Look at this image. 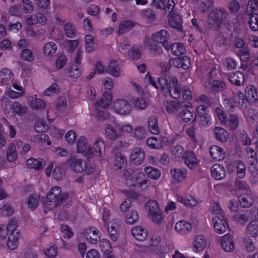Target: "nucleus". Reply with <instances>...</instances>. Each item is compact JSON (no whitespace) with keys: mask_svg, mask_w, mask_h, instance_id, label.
Here are the masks:
<instances>
[{"mask_svg":"<svg viewBox=\"0 0 258 258\" xmlns=\"http://www.w3.org/2000/svg\"><path fill=\"white\" fill-rule=\"evenodd\" d=\"M212 176L216 180H221L226 175L224 167L219 164H214L211 169Z\"/></svg>","mask_w":258,"mask_h":258,"instance_id":"a211bd4d","label":"nucleus"},{"mask_svg":"<svg viewBox=\"0 0 258 258\" xmlns=\"http://www.w3.org/2000/svg\"><path fill=\"white\" fill-rule=\"evenodd\" d=\"M114 110L118 114L126 115L129 114L132 111V106L127 101L123 99H118L113 103Z\"/></svg>","mask_w":258,"mask_h":258,"instance_id":"0eeeda50","label":"nucleus"},{"mask_svg":"<svg viewBox=\"0 0 258 258\" xmlns=\"http://www.w3.org/2000/svg\"><path fill=\"white\" fill-rule=\"evenodd\" d=\"M68 199L69 194L67 192H62L59 186H55L48 194L46 204L50 209H52L61 205H67Z\"/></svg>","mask_w":258,"mask_h":258,"instance_id":"f03ea898","label":"nucleus"},{"mask_svg":"<svg viewBox=\"0 0 258 258\" xmlns=\"http://www.w3.org/2000/svg\"><path fill=\"white\" fill-rule=\"evenodd\" d=\"M64 31L66 35L69 38H73L76 36V28L72 23H68L65 24L64 26Z\"/></svg>","mask_w":258,"mask_h":258,"instance_id":"de8ad7c7","label":"nucleus"},{"mask_svg":"<svg viewBox=\"0 0 258 258\" xmlns=\"http://www.w3.org/2000/svg\"><path fill=\"white\" fill-rule=\"evenodd\" d=\"M184 162L190 169L194 168L197 164V159L191 151H186L183 155Z\"/></svg>","mask_w":258,"mask_h":258,"instance_id":"a878e982","label":"nucleus"},{"mask_svg":"<svg viewBox=\"0 0 258 258\" xmlns=\"http://www.w3.org/2000/svg\"><path fill=\"white\" fill-rule=\"evenodd\" d=\"M135 26V23L131 20L122 21L118 27V34H122Z\"/></svg>","mask_w":258,"mask_h":258,"instance_id":"a19ab883","label":"nucleus"},{"mask_svg":"<svg viewBox=\"0 0 258 258\" xmlns=\"http://www.w3.org/2000/svg\"><path fill=\"white\" fill-rule=\"evenodd\" d=\"M105 225L107 226V232L110 238L112 241H116L119 236L120 221L114 219L107 224L105 223Z\"/></svg>","mask_w":258,"mask_h":258,"instance_id":"423d86ee","label":"nucleus"},{"mask_svg":"<svg viewBox=\"0 0 258 258\" xmlns=\"http://www.w3.org/2000/svg\"><path fill=\"white\" fill-rule=\"evenodd\" d=\"M175 229L177 232L183 234L190 231L192 226L190 223L185 220H181L176 223Z\"/></svg>","mask_w":258,"mask_h":258,"instance_id":"bb28decb","label":"nucleus"},{"mask_svg":"<svg viewBox=\"0 0 258 258\" xmlns=\"http://www.w3.org/2000/svg\"><path fill=\"white\" fill-rule=\"evenodd\" d=\"M142 47L141 46L133 45L128 52L130 57L133 60L139 59L142 56Z\"/></svg>","mask_w":258,"mask_h":258,"instance_id":"ea45409f","label":"nucleus"},{"mask_svg":"<svg viewBox=\"0 0 258 258\" xmlns=\"http://www.w3.org/2000/svg\"><path fill=\"white\" fill-rule=\"evenodd\" d=\"M67 61V57L63 54H61L55 60V67L58 70H60L64 67Z\"/></svg>","mask_w":258,"mask_h":258,"instance_id":"338daca9","label":"nucleus"},{"mask_svg":"<svg viewBox=\"0 0 258 258\" xmlns=\"http://www.w3.org/2000/svg\"><path fill=\"white\" fill-rule=\"evenodd\" d=\"M240 205L243 208H248L251 206L254 200L250 192L240 195L239 197Z\"/></svg>","mask_w":258,"mask_h":258,"instance_id":"b1692460","label":"nucleus"},{"mask_svg":"<svg viewBox=\"0 0 258 258\" xmlns=\"http://www.w3.org/2000/svg\"><path fill=\"white\" fill-rule=\"evenodd\" d=\"M87 162L85 160L72 157L66 161V164L75 172H82L87 168Z\"/></svg>","mask_w":258,"mask_h":258,"instance_id":"6e6552de","label":"nucleus"},{"mask_svg":"<svg viewBox=\"0 0 258 258\" xmlns=\"http://www.w3.org/2000/svg\"><path fill=\"white\" fill-rule=\"evenodd\" d=\"M31 107L35 109H41L45 106V102L39 98H33L30 101Z\"/></svg>","mask_w":258,"mask_h":258,"instance_id":"4d7b16f0","label":"nucleus"},{"mask_svg":"<svg viewBox=\"0 0 258 258\" xmlns=\"http://www.w3.org/2000/svg\"><path fill=\"white\" fill-rule=\"evenodd\" d=\"M57 49V46L55 43L50 42L46 43L43 47V52L45 55L49 56L54 54Z\"/></svg>","mask_w":258,"mask_h":258,"instance_id":"a18cd8bd","label":"nucleus"},{"mask_svg":"<svg viewBox=\"0 0 258 258\" xmlns=\"http://www.w3.org/2000/svg\"><path fill=\"white\" fill-rule=\"evenodd\" d=\"M228 125L230 128L232 130L237 129L239 125V118L237 115L231 114L228 119Z\"/></svg>","mask_w":258,"mask_h":258,"instance_id":"3c124183","label":"nucleus"},{"mask_svg":"<svg viewBox=\"0 0 258 258\" xmlns=\"http://www.w3.org/2000/svg\"><path fill=\"white\" fill-rule=\"evenodd\" d=\"M152 39L159 43H162L163 47L166 49L169 50V43L168 40L170 38V34L167 30H162L156 33L152 34Z\"/></svg>","mask_w":258,"mask_h":258,"instance_id":"1a4fd4ad","label":"nucleus"},{"mask_svg":"<svg viewBox=\"0 0 258 258\" xmlns=\"http://www.w3.org/2000/svg\"><path fill=\"white\" fill-rule=\"evenodd\" d=\"M21 58L25 60L32 62L35 59L32 51L29 49L23 50L21 54Z\"/></svg>","mask_w":258,"mask_h":258,"instance_id":"bf43d9fd","label":"nucleus"},{"mask_svg":"<svg viewBox=\"0 0 258 258\" xmlns=\"http://www.w3.org/2000/svg\"><path fill=\"white\" fill-rule=\"evenodd\" d=\"M26 164L29 168L39 169L43 168L45 166V161L41 158L38 159L30 158L27 160Z\"/></svg>","mask_w":258,"mask_h":258,"instance_id":"c756f323","label":"nucleus"},{"mask_svg":"<svg viewBox=\"0 0 258 258\" xmlns=\"http://www.w3.org/2000/svg\"><path fill=\"white\" fill-rule=\"evenodd\" d=\"M101 250L104 254L112 253V249L109 241L107 239H103L99 241Z\"/></svg>","mask_w":258,"mask_h":258,"instance_id":"49530a36","label":"nucleus"},{"mask_svg":"<svg viewBox=\"0 0 258 258\" xmlns=\"http://www.w3.org/2000/svg\"><path fill=\"white\" fill-rule=\"evenodd\" d=\"M229 82L236 86L242 85L245 81L244 74L240 71H237L228 76Z\"/></svg>","mask_w":258,"mask_h":258,"instance_id":"aec40b11","label":"nucleus"},{"mask_svg":"<svg viewBox=\"0 0 258 258\" xmlns=\"http://www.w3.org/2000/svg\"><path fill=\"white\" fill-rule=\"evenodd\" d=\"M139 220L138 213L136 211H132L126 215L125 221L128 224L137 223Z\"/></svg>","mask_w":258,"mask_h":258,"instance_id":"09e8293b","label":"nucleus"},{"mask_svg":"<svg viewBox=\"0 0 258 258\" xmlns=\"http://www.w3.org/2000/svg\"><path fill=\"white\" fill-rule=\"evenodd\" d=\"M193 244L196 251L200 252L202 251L206 247L207 239L205 236L198 235L195 237Z\"/></svg>","mask_w":258,"mask_h":258,"instance_id":"5701e85b","label":"nucleus"},{"mask_svg":"<svg viewBox=\"0 0 258 258\" xmlns=\"http://www.w3.org/2000/svg\"><path fill=\"white\" fill-rule=\"evenodd\" d=\"M146 210L152 220L157 224H160L163 220L162 211L156 201L150 200L145 205Z\"/></svg>","mask_w":258,"mask_h":258,"instance_id":"20e7f679","label":"nucleus"},{"mask_svg":"<svg viewBox=\"0 0 258 258\" xmlns=\"http://www.w3.org/2000/svg\"><path fill=\"white\" fill-rule=\"evenodd\" d=\"M12 108L16 113L19 115L24 114L27 111L26 107L22 105L18 102L15 101L12 105Z\"/></svg>","mask_w":258,"mask_h":258,"instance_id":"6e6d98bb","label":"nucleus"},{"mask_svg":"<svg viewBox=\"0 0 258 258\" xmlns=\"http://www.w3.org/2000/svg\"><path fill=\"white\" fill-rule=\"evenodd\" d=\"M105 149V145L102 140L98 139L96 140L94 143L92 148H90V152L88 153V158L91 157L92 155L95 156H100L102 154V152Z\"/></svg>","mask_w":258,"mask_h":258,"instance_id":"ddd939ff","label":"nucleus"},{"mask_svg":"<svg viewBox=\"0 0 258 258\" xmlns=\"http://www.w3.org/2000/svg\"><path fill=\"white\" fill-rule=\"evenodd\" d=\"M27 203L28 208L31 210H34L38 206L39 201L37 196L30 195L27 199Z\"/></svg>","mask_w":258,"mask_h":258,"instance_id":"603ef678","label":"nucleus"},{"mask_svg":"<svg viewBox=\"0 0 258 258\" xmlns=\"http://www.w3.org/2000/svg\"><path fill=\"white\" fill-rule=\"evenodd\" d=\"M77 151L79 153H85L88 157V153L90 152V147L88 145L87 140L84 136H81L79 139L77 143Z\"/></svg>","mask_w":258,"mask_h":258,"instance_id":"c85d7f7f","label":"nucleus"},{"mask_svg":"<svg viewBox=\"0 0 258 258\" xmlns=\"http://www.w3.org/2000/svg\"><path fill=\"white\" fill-rule=\"evenodd\" d=\"M131 233L132 235L139 241L144 240L148 235L147 231L142 226L133 227L131 230Z\"/></svg>","mask_w":258,"mask_h":258,"instance_id":"f3484780","label":"nucleus"},{"mask_svg":"<svg viewBox=\"0 0 258 258\" xmlns=\"http://www.w3.org/2000/svg\"><path fill=\"white\" fill-rule=\"evenodd\" d=\"M145 158V152L141 148H135L132 150L130 155V160L135 165H140L144 160Z\"/></svg>","mask_w":258,"mask_h":258,"instance_id":"9d476101","label":"nucleus"},{"mask_svg":"<svg viewBox=\"0 0 258 258\" xmlns=\"http://www.w3.org/2000/svg\"><path fill=\"white\" fill-rule=\"evenodd\" d=\"M215 112L217 117L222 124H226L227 122V116L223 109L220 107H217L215 108Z\"/></svg>","mask_w":258,"mask_h":258,"instance_id":"69168bd1","label":"nucleus"},{"mask_svg":"<svg viewBox=\"0 0 258 258\" xmlns=\"http://www.w3.org/2000/svg\"><path fill=\"white\" fill-rule=\"evenodd\" d=\"M177 201L186 206H195L197 204V202L192 198L190 199L185 198L182 196H178Z\"/></svg>","mask_w":258,"mask_h":258,"instance_id":"0e129e2a","label":"nucleus"},{"mask_svg":"<svg viewBox=\"0 0 258 258\" xmlns=\"http://www.w3.org/2000/svg\"><path fill=\"white\" fill-rule=\"evenodd\" d=\"M107 71L113 77H118L120 75V68L118 62L115 60H111Z\"/></svg>","mask_w":258,"mask_h":258,"instance_id":"473e14b6","label":"nucleus"},{"mask_svg":"<svg viewBox=\"0 0 258 258\" xmlns=\"http://www.w3.org/2000/svg\"><path fill=\"white\" fill-rule=\"evenodd\" d=\"M170 48L172 53L176 56H179L186 53V49L181 43H174L171 45L169 44V49Z\"/></svg>","mask_w":258,"mask_h":258,"instance_id":"72a5a7b5","label":"nucleus"},{"mask_svg":"<svg viewBox=\"0 0 258 258\" xmlns=\"http://www.w3.org/2000/svg\"><path fill=\"white\" fill-rule=\"evenodd\" d=\"M166 141V139L163 137H151L147 139L146 144L151 148L159 149L163 147Z\"/></svg>","mask_w":258,"mask_h":258,"instance_id":"2eb2a0df","label":"nucleus"},{"mask_svg":"<svg viewBox=\"0 0 258 258\" xmlns=\"http://www.w3.org/2000/svg\"><path fill=\"white\" fill-rule=\"evenodd\" d=\"M17 152L14 144H9L8 145L7 151V158L9 162H13L17 158Z\"/></svg>","mask_w":258,"mask_h":258,"instance_id":"c9c22d12","label":"nucleus"},{"mask_svg":"<svg viewBox=\"0 0 258 258\" xmlns=\"http://www.w3.org/2000/svg\"><path fill=\"white\" fill-rule=\"evenodd\" d=\"M115 163L114 169L116 171L121 170L125 164V159L121 153H117L114 155Z\"/></svg>","mask_w":258,"mask_h":258,"instance_id":"e433bc0d","label":"nucleus"},{"mask_svg":"<svg viewBox=\"0 0 258 258\" xmlns=\"http://www.w3.org/2000/svg\"><path fill=\"white\" fill-rule=\"evenodd\" d=\"M221 244L222 248L225 251H232L234 247L231 236L229 234H227L222 237Z\"/></svg>","mask_w":258,"mask_h":258,"instance_id":"412c9836","label":"nucleus"},{"mask_svg":"<svg viewBox=\"0 0 258 258\" xmlns=\"http://www.w3.org/2000/svg\"><path fill=\"white\" fill-rule=\"evenodd\" d=\"M249 11H251V10H249L248 8L246 9V14L248 13L249 15V20L248 24L250 29L253 31L258 30V14L251 12L249 13Z\"/></svg>","mask_w":258,"mask_h":258,"instance_id":"2f4dec72","label":"nucleus"},{"mask_svg":"<svg viewBox=\"0 0 258 258\" xmlns=\"http://www.w3.org/2000/svg\"><path fill=\"white\" fill-rule=\"evenodd\" d=\"M148 127L152 134L157 135L160 131L158 124L157 118L155 116H151L148 119Z\"/></svg>","mask_w":258,"mask_h":258,"instance_id":"37998d69","label":"nucleus"},{"mask_svg":"<svg viewBox=\"0 0 258 258\" xmlns=\"http://www.w3.org/2000/svg\"><path fill=\"white\" fill-rule=\"evenodd\" d=\"M243 243L246 250L248 252H251L254 249L255 244L253 239L249 236H246L243 238Z\"/></svg>","mask_w":258,"mask_h":258,"instance_id":"13d9d810","label":"nucleus"},{"mask_svg":"<svg viewBox=\"0 0 258 258\" xmlns=\"http://www.w3.org/2000/svg\"><path fill=\"white\" fill-rule=\"evenodd\" d=\"M144 171L148 176L153 179L157 180L159 179L161 176L160 171L153 167H146L145 168Z\"/></svg>","mask_w":258,"mask_h":258,"instance_id":"c03bdc74","label":"nucleus"},{"mask_svg":"<svg viewBox=\"0 0 258 258\" xmlns=\"http://www.w3.org/2000/svg\"><path fill=\"white\" fill-rule=\"evenodd\" d=\"M168 22L171 27L179 31L182 30V21L180 15L173 13L169 15Z\"/></svg>","mask_w":258,"mask_h":258,"instance_id":"4468645a","label":"nucleus"},{"mask_svg":"<svg viewBox=\"0 0 258 258\" xmlns=\"http://www.w3.org/2000/svg\"><path fill=\"white\" fill-rule=\"evenodd\" d=\"M112 101V96L109 92H106L102 95L101 98L96 104L101 107L106 108L110 105Z\"/></svg>","mask_w":258,"mask_h":258,"instance_id":"f704fd0d","label":"nucleus"},{"mask_svg":"<svg viewBox=\"0 0 258 258\" xmlns=\"http://www.w3.org/2000/svg\"><path fill=\"white\" fill-rule=\"evenodd\" d=\"M211 157L217 161H221L225 159L226 154L224 150L218 146H213L210 149Z\"/></svg>","mask_w":258,"mask_h":258,"instance_id":"6ab92c4d","label":"nucleus"},{"mask_svg":"<svg viewBox=\"0 0 258 258\" xmlns=\"http://www.w3.org/2000/svg\"><path fill=\"white\" fill-rule=\"evenodd\" d=\"M105 134L107 138L111 140H114L117 138V134L114 127L109 124H107L105 128Z\"/></svg>","mask_w":258,"mask_h":258,"instance_id":"864d4df0","label":"nucleus"},{"mask_svg":"<svg viewBox=\"0 0 258 258\" xmlns=\"http://www.w3.org/2000/svg\"><path fill=\"white\" fill-rule=\"evenodd\" d=\"M204 86L207 91L214 94L223 91L225 87V84L223 82L214 80L212 83L211 82H205Z\"/></svg>","mask_w":258,"mask_h":258,"instance_id":"9b49d317","label":"nucleus"},{"mask_svg":"<svg viewBox=\"0 0 258 258\" xmlns=\"http://www.w3.org/2000/svg\"><path fill=\"white\" fill-rule=\"evenodd\" d=\"M134 105L139 109H145L147 106V101L143 98H135L133 99Z\"/></svg>","mask_w":258,"mask_h":258,"instance_id":"052dcab7","label":"nucleus"},{"mask_svg":"<svg viewBox=\"0 0 258 258\" xmlns=\"http://www.w3.org/2000/svg\"><path fill=\"white\" fill-rule=\"evenodd\" d=\"M164 103L166 111L169 113H176L180 107V104L175 101H165Z\"/></svg>","mask_w":258,"mask_h":258,"instance_id":"58836bf2","label":"nucleus"},{"mask_svg":"<svg viewBox=\"0 0 258 258\" xmlns=\"http://www.w3.org/2000/svg\"><path fill=\"white\" fill-rule=\"evenodd\" d=\"M229 16L225 9L218 8L212 10L208 15V24L211 29L217 30Z\"/></svg>","mask_w":258,"mask_h":258,"instance_id":"7ed1b4c3","label":"nucleus"},{"mask_svg":"<svg viewBox=\"0 0 258 258\" xmlns=\"http://www.w3.org/2000/svg\"><path fill=\"white\" fill-rule=\"evenodd\" d=\"M247 233L253 237L258 235V220H253L247 225Z\"/></svg>","mask_w":258,"mask_h":258,"instance_id":"4c0bfd02","label":"nucleus"},{"mask_svg":"<svg viewBox=\"0 0 258 258\" xmlns=\"http://www.w3.org/2000/svg\"><path fill=\"white\" fill-rule=\"evenodd\" d=\"M197 121H198L200 125L205 126L209 125L210 121V116L208 113L198 115L195 116L192 121V123L195 124V122Z\"/></svg>","mask_w":258,"mask_h":258,"instance_id":"79ce46f5","label":"nucleus"},{"mask_svg":"<svg viewBox=\"0 0 258 258\" xmlns=\"http://www.w3.org/2000/svg\"><path fill=\"white\" fill-rule=\"evenodd\" d=\"M237 164V174L239 178H242L245 176V166L244 163L240 160L236 161Z\"/></svg>","mask_w":258,"mask_h":258,"instance_id":"e2e57ef3","label":"nucleus"},{"mask_svg":"<svg viewBox=\"0 0 258 258\" xmlns=\"http://www.w3.org/2000/svg\"><path fill=\"white\" fill-rule=\"evenodd\" d=\"M178 116L180 117L184 122H188L193 118V114L189 110L184 109L179 112Z\"/></svg>","mask_w":258,"mask_h":258,"instance_id":"8fccbe9b","label":"nucleus"},{"mask_svg":"<svg viewBox=\"0 0 258 258\" xmlns=\"http://www.w3.org/2000/svg\"><path fill=\"white\" fill-rule=\"evenodd\" d=\"M170 174L175 182H179L186 178L187 173L185 169L172 168L171 169Z\"/></svg>","mask_w":258,"mask_h":258,"instance_id":"dca6fc26","label":"nucleus"},{"mask_svg":"<svg viewBox=\"0 0 258 258\" xmlns=\"http://www.w3.org/2000/svg\"><path fill=\"white\" fill-rule=\"evenodd\" d=\"M13 79V74L12 71L7 68H4L0 71V80L2 84L6 85H9L8 82Z\"/></svg>","mask_w":258,"mask_h":258,"instance_id":"7c9ffc66","label":"nucleus"},{"mask_svg":"<svg viewBox=\"0 0 258 258\" xmlns=\"http://www.w3.org/2000/svg\"><path fill=\"white\" fill-rule=\"evenodd\" d=\"M96 118L98 121H108L109 122H112L115 121L114 117L111 116L108 111L98 108H96Z\"/></svg>","mask_w":258,"mask_h":258,"instance_id":"4be33fe9","label":"nucleus"},{"mask_svg":"<svg viewBox=\"0 0 258 258\" xmlns=\"http://www.w3.org/2000/svg\"><path fill=\"white\" fill-rule=\"evenodd\" d=\"M158 81L160 85V90L164 96H167L170 95L174 99H178L180 97L181 89L176 77L170 78V84H168L167 79L164 77L158 78Z\"/></svg>","mask_w":258,"mask_h":258,"instance_id":"f257e3e1","label":"nucleus"},{"mask_svg":"<svg viewBox=\"0 0 258 258\" xmlns=\"http://www.w3.org/2000/svg\"><path fill=\"white\" fill-rule=\"evenodd\" d=\"M64 175V172L61 166H55L52 172V176L56 180H61Z\"/></svg>","mask_w":258,"mask_h":258,"instance_id":"5fc2aeb1","label":"nucleus"},{"mask_svg":"<svg viewBox=\"0 0 258 258\" xmlns=\"http://www.w3.org/2000/svg\"><path fill=\"white\" fill-rule=\"evenodd\" d=\"M23 9L26 13H31L34 10V5L31 0H22Z\"/></svg>","mask_w":258,"mask_h":258,"instance_id":"774afa93","label":"nucleus"},{"mask_svg":"<svg viewBox=\"0 0 258 258\" xmlns=\"http://www.w3.org/2000/svg\"><path fill=\"white\" fill-rule=\"evenodd\" d=\"M222 219L218 216L213 218V223L215 230L219 234H222L226 231L227 223L225 218L222 216Z\"/></svg>","mask_w":258,"mask_h":258,"instance_id":"f8f14e48","label":"nucleus"},{"mask_svg":"<svg viewBox=\"0 0 258 258\" xmlns=\"http://www.w3.org/2000/svg\"><path fill=\"white\" fill-rule=\"evenodd\" d=\"M237 55L242 61H247L250 55L249 50L247 47H243L238 51Z\"/></svg>","mask_w":258,"mask_h":258,"instance_id":"680f3d73","label":"nucleus"},{"mask_svg":"<svg viewBox=\"0 0 258 258\" xmlns=\"http://www.w3.org/2000/svg\"><path fill=\"white\" fill-rule=\"evenodd\" d=\"M245 96L248 102H254L258 99L257 90L254 86H249L245 89Z\"/></svg>","mask_w":258,"mask_h":258,"instance_id":"cd10ccee","label":"nucleus"},{"mask_svg":"<svg viewBox=\"0 0 258 258\" xmlns=\"http://www.w3.org/2000/svg\"><path fill=\"white\" fill-rule=\"evenodd\" d=\"M6 227L8 232H10L7 245L10 249L14 250L18 245V240L20 236V232L17 229V223L15 221L12 220L8 223Z\"/></svg>","mask_w":258,"mask_h":258,"instance_id":"39448f33","label":"nucleus"},{"mask_svg":"<svg viewBox=\"0 0 258 258\" xmlns=\"http://www.w3.org/2000/svg\"><path fill=\"white\" fill-rule=\"evenodd\" d=\"M213 131L217 140L222 143L227 142L228 138V134L226 130L222 127L216 126L214 127Z\"/></svg>","mask_w":258,"mask_h":258,"instance_id":"393cba45","label":"nucleus"}]
</instances>
